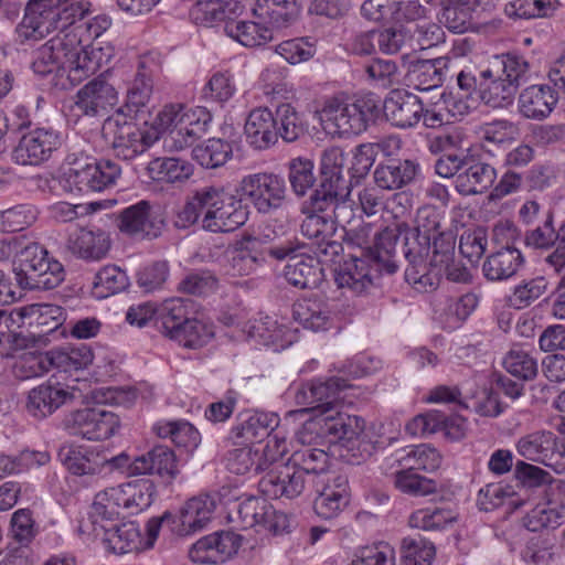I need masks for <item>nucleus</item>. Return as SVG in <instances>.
<instances>
[{
	"label": "nucleus",
	"instance_id": "nucleus-1",
	"mask_svg": "<svg viewBox=\"0 0 565 565\" xmlns=\"http://www.w3.org/2000/svg\"><path fill=\"white\" fill-rule=\"evenodd\" d=\"M79 29L57 33L41 45L32 62L33 71L42 76L65 74L72 85H77L107 64L110 55L103 47L84 45Z\"/></svg>",
	"mask_w": 565,
	"mask_h": 565
},
{
	"label": "nucleus",
	"instance_id": "nucleus-2",
	"mask_svg": "<svg viewBox=\"0 0 565 565\" xmlns=\"http://www.w3.org/2000/svg\"><path fill=\"white\" fill-rule=\"evenodd\" d=\"M249 215L242 195L223 185H205L196 191L179 211L175 225L186 228L201 220L203 230L228 233L244 225Z\"/></svg>",
	"mask_w": 565,
	"mask_h": 565
},
{
	"label": "nucleus",
	"instance_id": "nucleus-3",
	"mask_svg": "<svg viewBox=\"0 0 565 565\" xmlns=\"http://www.w3.org/2000/svg\"><path fill=\"white\" fill-rule=\"evenodd\" d=\"M443 220V214L436 207L426 205L418 209L414 228L406 224L398 226L399 234L404 235L402 255L407 263L405 279L419 292L435 290L439 285V271L429 268L426 258L431 237L445 231Z\"/></svg>",
	"mask_w": 565,
	"mask_h": 565
},
{
	"label": "nucleus",
	"instance_id": "nucleus-4",
	"mask_svg": "<svg viewBox=\"0 0 565 565\" xmlns=\"http://www.w3.org/2000/svg\"><path fill=\"white\" fill-rule=\"evenodd\" d=\"M198 305L186 298H172L161 305L143 303V327L152 324L166 337L188 349H199L213 337L212 328L196 317Z\"/></svg>",
	"mask_w": 565,
	"mask_h": 565
},
{
	"label": "nucleus",
	"instance_id": "nucleus-5",
	"mask_svg": "<svg viewBox=\"0 0 565 565\" xmlns=\"http://www.w3.org/2000/svg\"><path fill=\"white\" fill-rule=\"evenodd\" d=\"M90 6L87 0H29L15 28L17 41L33 45L54 31H71L89 13Z\"/></svg>",
	"mask_w": 565,
	"mask_h": 565
},
{
	"label": "nucleus",
	"instance_id": "nucleus-6",
	"mask_svg": "<svg viewBox=\"0 0 565 565\" xmlns=\"http://www.w3.org/2000/svg\"><path fill=\"white\" fill-rule=\"evenodd\" d=\"M143 121V149L158 141L169 128L168 145L172 151H180L191 147L198 139L206 134L212 121V115L205 107L188 108L183 104H169L152 115L148 114Z\"/></svg>",
	"mask_w": 565,
	"mask_h": 565
},
{
	"label": "nucleus",
	"instance_id": "nucleus-7",
	"mask_svg": "<svg viewBox=\"0 0 565 565\" xmlns=\"http://www.w3.org/2000/svg\"><path fill=\"white\" fill-rule=\"evenodd\" d=\"M18 238L0 241V262L17 256L14 268L18 284L24 289L49 290L60 286L65 279L63 265L50 256L38 243H30L20 248Z\"/></svg>",
	"mask_w": 565,
	"mask_h": 565
},
{
	"label": "nucleus",
	"instance_id": "nucleus-8",
	"mask_svg": "<svg viewBox=\"0 0 565 565\" xmlns=\"http://www.w3.org/2000/svg\"><path fill=\"white\" fill-rule=\"evenodd\" d=\"M321 113L330 134L359 135L377 119L381 99L372 93L354 97L334 96L326 100Z\"/></svg>",
	"mask_w": 565,
	"mask_h": 565
},
{
	"label": "nucleus",
	"instance_id": "nucleus-9",
	"mask_svg": "<svg viewBox=\"0 0 565 565\" xmlns=\"http://www.w3.org/2000/svg\"><path fill=\"white\" fill-rule=\"evenodd\" d=\"M70 168L64 172V188L72 193L100 192L115 185L121 174L120 167L109 160L88 156L85 151H71L66 157Z\"/></svg>",
	"mask_w": 565,
	"mask_h": 565
},
{
	"label": "nucleus",
	"instance_id": "nucleus-10",
	"mask_svg": "<svg viewBox=\"0 0 565 565\" xmlns=\"http://www.w3.org/2000/svg\"><path fill=\"white\" fill-rule=\"evenodd\" d=\"M305 243L296 238L286 239L268 248V255L277 260L288 258L284 269L286 280L300 289L317 288L322 280L323 268L320 263L306 255Z\"/></svg>",
	"mask_w": 565,
	"mask_h": 565
},
{
	"label": "nucleus",
	"instance_id": "nucleus-11",
	"mask_svg": "<svg viewBox=\"0 0 565 565\" xmlns=\"http://www.w3.org/2000/svg\"><path fill=\"white\" fill-rule=\"evenodd\" d=\"M238 191L258 213L265 215L281 209L287 199L286 181L274 172H257L243 177Z\"/></svg>",
	"mask_w": 565,
	"mask_h": 565
},
{
	"label": "nucleus",
	"instance_id": "nucleus-12",
	"mask_svg": "<svg viewBox=\"0 0 565 565\" xmlns=\"http://www.w3.org/2000/svg\"><path fill=\"white\" fill-rule=\"evenodd\" d=\"M64 425L74 436L88 440H105L117 433L120 423L115 413L104 406H95L70 413Z\"/></svg>",
	"mask_w": 565,
	"mask_h": 565
},
{
	"label": "nucleus",
	"instance_id": "nucleus-13",
	"mask_svg": "<svg viewBox=\"0 0 565 565\" xmlns=\"http://www.w3.org/2000/svg\"><path fill=\"white\" fill-rule=\"evenodd\" d=\"M516 451L558 473L565 470V446L552 431L537 430L522 436L516 443Z\"/></svg>",
	"mask_w": 565,
	"mask_h": 565
},
{
	"label": "nucleus",
	"instance_id": "nucleus-14",
	"mask_svg": "<svg viewBox=\"0 0 565 565\" xmlns=\"http://www.w3.org/2000/svg\"><path fill=\"white\" fill-rule=\"evenodd\" d=\"M140 113L141 90L129 89L125 104L118 109L124 119L121 131L114 141L115 153L124 161L134 160L141 152V131L137 125Z\"/></svg>",
	"mask_w": 565,
	"mask_h": 565
},
{
	"label": "nucleus",
	"instance_id": "nucleus-15",
	"mask_svg": "<svg viewBox=\"0 0 565 565\" xmlns=\"http://www.w3.org/2000/svg\"><path fill=\"white\" fill-rule=\"evenodd\" d=\"M347 380L333 376L326 381L315 380L302 384L296 393V402L306 409L327 414L342 399L341 393L349 388Z\"/></svg>",
	"mask_w": 565,
	"mask_h": 565
},
{
	"label": "nucleus",
	"instance_id": "nucleus-16",
	"mask_svg": "<svg viewBox=\"0 0 565 565\" xmlns=\"http://www.w3.org/2000/svg\"><path fill=\"white\" fill-rule=\"evenodd\" d=\"M76 393L75 387L47 381L29 391L25 409L32 417L42 419L71 404L76 398Z\"/></svg>",
	"mask_w": 565,
	"mask_h": 565
},
{
	"label": "nucleus",
	"instance_id": "nucleus-17",
	"mask_svg": "<svg viewBox=\"0 0 565 565\" xmlns=\"http://www.w3.org/2000/svg\"><path fill=\"white\" fill-rule=\"evenodd\" d=\"M310 480L289 459L271 468L259 481L262 492L275 499L300 495Z\"/></svg>",
	"mask_w": 565,
	"mask_h": 565
},
{
	"label": "nucleus",
	"instance_id": "nucleus-18",
	"mask_svg": "<svg viewBox=\"0 0 565 565\" xmlns=\"http://www.w3.org/2000/svg\"><path fill=\"white\" fill-rule=\"evenodd\" d=\"M61 138L52 128H35L23 135L13 150V159L22 166H35L50 159L58 149Z\"/></svg>",
	"mask_w": 565,
	"mask_h": 565
},
{
	"label": "nucleus",
	"instance_id": "nucleus-19",
	"mask_svg": "<svg viewBox=\"0 0 565 565\" xmlns=\"http://www.w3.org/2000/svg\"><path fill=\"white\" fill-rule=\"evenodd\" d=\"M241 543V536L234 532H215L194 543L189 557L199 564H221L237 553Z\"/></svg>",
	"mask_w": 565,
	"mask_h": 565
},
{
	"label": "nucleus",
	"instance_id": "nucleus-20",
	"mask_svg": "<svg viewBox=\"0 0 565 565\" xmlns=\"http://www.w3.org/2000/svg\"><path fill=\"white\" fill-rule=\"evenodd\" d=\"M117 100L116 89L107 82L103 73L77 92L75 107L85 116H105Z\"/></svg>",
	"mask_w": 565,
	"mask_h": 565
},
{
	"label": "nucleus",
	"instance_id": "nucleus-21",
	"mask_svg": "<svg viewBox=\"0 0 565 565\" xmlns=\"http://www.w3.org/2000/svg\"><path fill=\"white\" fill-rule=\"evenodd\" d=\"M419 172L416 160L390 158L376 164L373 179L380 189L394 191L414 182Z\"/></svg>",
	"mask_w": 565,
	"mask_h": 565
},
{
	"label": "nucleus",
	"instance_id": "nucleus-22",
	"mask_svg": "<svg viewBox=\"0 0 565 565\" xmlns=\"http://www.w3.org/2000/svg\"><path fill=\"white\" fill-rule=\"evenodd\" d=\"M381 110L393 126L411 128L422 119L423 103L412 93L396 90L385 98Z\"/></svg>",
	"mask_w": 565,
	"mask_h": 565
},
{
	"label": "nucleus",
	"instance_id": "nucleus-23",
	"mask_svg": "<svg viewBox=\"0 0 565 565\" xmlns=\"http://www.w3.org/2000/svg\"><path fill=\"white\" fill-rule=\"evenodd\" d=\"M305 217L300 224L301 234L317 245L319 255L333 259L343 250V245L332 239L335 227L330 216L318 214H302Z\"/></svg>",
	"mask_w": 565,
	"mask_h": 565
},
{
	"label": "nucleus",
	"instance_id": "nucleus-24",
	"mask_svg": "<svg viewBox=\"0 0 565 565\" xmlns=\"http://www.w3.org/2000/svg\"><path fill=\"white\" fill-rule=\"evenodd\" d=\"M110 246V236L102 228H81L67 241V248L73 255L93 262L105 258Z\"/></svg>",
	"mask_w": 565,
	"mask_h": 565
},
{
	"label": "nucleus",
	"instance_id": "nucleus-25",
	"mask_svg": "<svg viewBox=\"0 0 565 565\" xmlns=\"http://www.w3.org/2000/svg\"><path fill=\"white\" fill-rule=\"evenodd\" d=\"M497 179L495 168L481 160L468 158L465 169L455 179L456 191L465 196L484 193Z\"/></svg>",
	"mask_w": 565,
	"mask_h": 565
},
{
	"label": "nucleus",
	"instance_id": "nucleus-26",
	"mask_svg": "<svg viewBox=\"0 0 565 565\" xmlns=\"http://www.w3.org/2000/svg\"><path fill=\"white\" fill-rule=\"evenodd\" d=\"M215 502L209 495L195 497L181 508L173 532L178 536H188L203 530L211 521Z\"/></svg>",
	"mask_w": 565,
	"mask_h": 565
},
{
	"label": "nucleus",
	"instance_id": "nucleus-27",
	"mask_svg": "<svg viewBox=\"0 0 565 565\" xmlns=\"http://www.w3.org/2000/svg\"><path fill=\"white\" fill-rule=\"evenodd\" d=\"M557 100V93L551 86L531 85L519 95V111L526 119L544 120L551 115Z\"/></svg>",
	"mask_w": 565,
	"mask_h": 565
},
{
	"label": "nucleus",
	"instance_id": "nucleus-28",
	"mask_svg": "<svg viewBox=\"0 0 565 565\" xmlns=\"http://www.w3.org/2000/svg\"><path fill=\"white\" fill-rule=\"evenodd\" d=\"M450 62L451 60L448 56L413 62L406 75L408 85L422 92L441 86Z\"/></svg>",
	"mask_w": 565,
	"mask_h": 565
},
{
	"label": "nucleus",
	"instance_id": "nucleus-29",
	"mask_svg": "<svg viewBox=\"0 0 565 565\" xmlns=\"http://www.w3.org/2000/svg\"><path fill=\"white\" fill-rule=\"evenodd\" d=\"M274 113L267 107L253 109L245 121L244 132L247 142L256 150H265L278 141Z\"/></svg>",
	"mask_w": 565,
	"mask_h": 565
},
{
	"label": "nucleus",
	"instance_id": "nucleus-30",
	"mask_svg": "<svg viewBox=\"0 0 565 565\" xmlns=\"http://www.w3.org/2000/svg\"><path fill=\"white\" fill-rule=\"evenodd\" d=\"M373 263L365 256L351 254L334 269V280L339 288H348L361 294L372 285L371 268Z\"/></svg>",
	"mask_w": 565,
	"mask_h": 565
},
{
	"label": "nucleus",
	"instance_id": "nucleus-31",
	"mask_svg": "<svg viewBox=\"0 0 565 565\" xmlns=\"http://www.w3.org/2000/svg\"><path fill=\"white\" fill-rule=\"evenodd\" d=\"M24 323L33 328L38 335H47L57 331L65 321V311L53 303H32L18 310Z\"/></svg>",
	"mask_w": 565,
	"mask_h": 565
},
{
	"label": "nucleus",
	"instance_id": "nucleus-32",
	"mask_svg": "<svg viewBox=\"0 0 565 565\" xmlns=\"http://www.w3.org/2000/svg\"><path fill=\"white\" fill-rule=\"evenodd\" d=\"M398 233L396 230L385 227L380 233L374 234L371 247L370 259L377 271L394 274L399 267L397 256Z\"/></svg>",
	"mask_w": 565,
	"mask_h": 565
},
{
	"label": "nucleus",
	"instance_id": "nucleus-33",
	"mask_svg": "<svg viewBox=\"0 0 565 565\" xmlns=\"http://www.w3.org/2000/svg\"><path fill=\"white\" fill-rule=\"evenodd\" d=\"M524 264V257L515 247H502L490 254L482 265L484 277L490 281H502L513 277Z\"/></svg>",
	"mask_w": 565,
	"mask_h": 565
},
{
	"label": "nucleus",
	"instance_id": "nucleus-34",
	"mask_svg": "<svg viewBox=\"0 0 565 565\" xmlns=\"http://www.w3.org/2000/svg\"><path fill=\"white\" fill-rule=\"evenodd\" d=\"M94 536L100 539L105 546L116 554L138 553L141 544V532L137 521L109 525L100 535Z\"/></svg>",
	"mask_w": 565,
	"mask_h": 565
},
{
	"label": "nucleus",
	"instance_id": "nucleus-35",
	"mask_svg": "<svg viewBox=\"0 0 565 565\" xmlns=\"http://www.w3.org/2000/svg\"><path fill=\"white\" fill-rule=\"evenodd\" d=\"M253 14L273 30L294 22L299 14V6L296 0H256Z\"/></svg>",
	"mask_w": 565,
	"mask_h": 565
},
{
	"label": "nucleus",
	"instance_id": "nucleus-36",
	"mask_svg": "<svg viewBox=\"0 0 565 565\" xmlns=\"http://www.w3.org/2000/svg\"><path fill=\"white\" fill-rule=\"evenodd\" d=\"M60 457L66 469L76 476L98 475L106 467V456L85 447H64Z\"/></svg>",
	"mask_w": 565,
	"mask_h": 565
},
{
	"label": "nucleus",
	"instance_id": "nucleus-37",
	"mask_svg": "<svg viewBox=\"0 0 565 565\" xmlns=\"http://www.w3.org/2000/svg\"><path fill=\"white\" fill-rule=\"evenodd\" d=\"M347 154L340 147H330L322 151L320 159V183L323 188L349 191L351 181L344 173Z\"/></svg>",
	"mask_w": 565,
	"mask_h": 565
},
{
	"label": "nucleus",
	"instance_id": "nucleus-38",
	"mask_svg": "<svg viewBox=\"0 0 565 565\" xmlns=\"http://www.w3.org/2000/svg\"><path fill=\"white\" fill-rule=\"evenodd\" d=\"M115 498H117L115 487L100 491L95 495L88 514L93 535H100L103 530L113 525V522L119 516V503Z\"/></svg>",
	"mask_w": 565,
	"mask_h": 565
},
{
	"label": "nucleus",
	"instance_id": "nucleus-39",
	"mask_svg": "<svg viewBox=\"0 0 565 565\" xmlns=\"http://www.w3.org/2000/svg\"><path fill=\"white\" fill-rule=\"evenodd\" d=\"M277 425L278 416L276 414L254 412L246 414V417L233 429V433L236 438L246 443H258L266 437H270Z\"/></svg>",
	"mask_w": 565,
	"mask_h": 565
},
{
	"label": "nucleus",
	"instance_id": "nucleus-40",
	"mask_svg": "<svg viewBox=\"0 0 565 565\" xmlns=\"http://www.w3.org/2000/svg\"><path fill=\"white\" fill-rule=\"evenodd\" d=\"M364 427L365 422L361 417L337 412L334 416L324 418L323 431L350 447L363 435Z\"/></svg>",
	"mask_w": 565,
	"mask_h": 565
},
{
	"label": "nucleus",
	"instance_id": "nucleus-41",
	"mask_svg": "<svg viewBox=\"0 0 565 565\" xmlns=\"http://www.w3.org/2000/svg\"><path fill=\"white\" fill-rule=\"evenodd\" d=\"M225 32L228 36L247 47L263 45L273 40V30L257 21H227Z\"/></svg>",
	"mask_w": 565,
	"mask_h": 565
},
{
	"label": "nucleus",
	"instance_id": "nucleus-42",
	"mask_svg": "<svg viewBox=\"0 0 565 565\" xmlns=\"http://www.w3.org/2000/svg\"><path fill=\"white\" fill-rule=\"evenodd\" d=\"M237 8L236 2L225 0H200L191 9L190 15L195 24L213 26L223 21H231Z\"/></svg>",
	"mask_w": 565,
	"mask_h": 565
},
{
	"label": "nucleus",
	"instance_id": "nucleus-43",
	"mask_svg": "<svg viewBox=\"0 0 565 565\" xmlns=\"http://www.w3.org/2000/svg\"><path fill=\"white\" fill-rule=\"evenodd\" d=\"M480 75L484 77L480 94V98L484 104L493 108H503L512 103L518 90L513 84L504 79L501 75L494 77L491 70L481 71Z\"/></svg>",
	"mask_w": 565,
	"mask_h": 565
},
{
	"label": "nucleus",
	"instance_id": "nucleus-44",
	"mask_svg": "<svg viewBox=\"0 0 565 565\" xmlns=\"http://www.w3.org/2000/svg\"><path fill=\"white\" fill-rule=\"evenodd\" d=\"M275 128L286 142H294L306 134L303 116L289 103H280L274 113Z\"/></svg>",
	"mask_w": 565,
	"mask_h": 565
},
{
	"label": "nucleus",
	"instance_id": "nucleus-45",
	"mask_svg": "<svg viewBox=\"0 0 565 565\" xmlns=\"http://www.w3.org/2000/svg\"><path fill=\"white\" fill-rule=\"evenodd\" d=\"M51 370L61 372L78 371L87 367L94 360L92 349L81 344L70 349H56L49 351Z\"/></svg>",
	"mask_w": 565,
	"mask_h": 565
},
{
	"label": "nucleus",
	"instance_id": "nucleus-46",
	"mask_svg": "<svg viewBox=\"0 0 565 565\" xmlns=\"http://www.w3.org/2000/svg\"><path fill=\"white\" fill-rule=\"evenodd\" d=\"M565 522V505L552 501L534 507L524 518V525L531 532L556 529Z\"/></svg>",
	"mask_w": 565,
	"mask_h": 565
},
{
	"label": "nucleus",
	"instance_id": "nucleus-47",
	"mask_svg": "<svg viewBox=\"0 0 565 565\" xmlns=\"http://www.w3.org/2000/svg\"><path fill=\"white\" fill-rule=\"evenodd\" d=\"M128 285L129 278L120 267L106 265L95 274L92 294L97 299H106L125 290Z\"/></svg>",
	"mask_w": 565,
	"mask_h": 565
},
{
	"label": "nucleus",
	"instance_id": "nucleus-48",
	"mask_svg": "<svg viewBox=\"0 0 565 565\" xmlns=\"http://www.w3.org/2000/svg\"><path fill=\"white\" fill-rule=\"evenodd\" d=\"M311 481L328 470L330 457L323 449L302 445L288 458Z\"/></svg>",
	"mask_w": 565,
	"mask_h": 565
},
{
	"label": "nucleus",
	"instance_id": "nucleus-49",
	"mask_svg": "<svg viewBox=\"0 0 565 565\" xmlns=\"http://www.w3.org/2000/svg\"><path fill=\"white\" fill-rule=\"evenodd\" d=\"M178 461L174 451L164 445L154 446L143 456V475H158L172 480L178 475Z\"/></svg>",
	"mask_w": 565,
	"mask_h": 565
},
{
	"label": "nucleus",
	"instance_id": "nucleus-50",
	"mask_svg": "<svg viewBox=\"0 0 565 565\" xmlns=\"http://www.w3.org/2000/svg\"><path fill=\"white\" fill-rule=\"evenodd\" d=\"M193 159L206 169L224 166L232 157L233 149L230 142L221 138H210L193 150Z\"/></svg>",
	"mask_w": 565,
	"mask_h": 565
},
{
	"label": "nucleus",
	"instance_id": "nucleus-51",
	"mask_svg": "<svg viewBox=\"0 0 565 565\" xmlns=\"http://www.w3.org/2000/svg\"><path fill=\"white\" fill-rule=\"evenodd\" d=\"M548 282L543 276L521 280L508 297V303L514 309H524L547 291Z\"/></svg>",
	"mask_w": 565,
	"mask_h": 565
},
{
	"label": "nucleus",
	"instance_id": "nucleus-52",
	"mask_svg": "<svg viewBox=\"0 0 565 565\" xmlns=\"http://www.w3.org/2000/svg\"><path fill=\"white\" fill-rule=\"evenodd\" d=\"M311 159L297 157L288 162V181L296 196L302 198L315 185L317 179Z\"/></svg>",
	"mask_w": 565,
	"mask_h": 565
},
{
	"label": "nucleus",
	"instance_id": "nucleus-53",
	"mask_svg": "<svg viewBox=\"0 0 565 565\" xmlns=\"http://www.w3.org/2000/svg\"><path fill=\"white\" fill-rule=\"evenodd\" d=\"M292 316L303 328L312 331L327 330L330 324L329 311L316 301L303 300L295 303Z\"/></svg>",
	"mask_w": 565,
	"mask_h": 565
},
{
	"label": "nucleus",
	"instance_id": "nucleus-54",
	"mask_svg": "<svg viewBox=\"0 0 565 565\" xmlns=\"http://www.w3.org/2000/svg\"><path fill=\"white\" fill-rule=\"evenodd\" d=\"M395 486L402 492L414 497H425L437 491L435 480L418 475L415 468H408L395 473Z\"/></svg>",
	"mask_w": 565,
	"mask_h": 565
},
{
	"label": "nucleus",
	"instance_id": "nucleus-55",
	"mask_svg": "<svg viewBox=\"0 0 565 565\" xmlns=\"http://www.w3.org/2000/svg\"><path fill=\"white\" fill-rule=\"evenodd\" d=\"M401 548L404 565H430L435 557V546L419 535L405 537Z\"/></svg>",
	"mask_w": 565,
	"mask_h": 565
},
{
	"label": "nucleus",
	"instance_id": "nucleus-56",
	"mask_svg": "<svg viewBox=\"0 0 565 565\" xmlns=\"http://www.w3.org/2000/svg\"><path fill=\"white\" fill-rule=\"evenodd\" d=\"M406 25L409 30L408 38L412 40L409 51L426 50L444 42L445 32L436 23L425 20L422 23Z\"/></svg>",
	"mask_w": 565,
	"mask_h": 565
},
{
	"label": "nucleus",
	"instance_id": "nucleus-57",
	"mask_svg": "<svg viewBox=\"0 0 565 565\" xmlns=\"http://www.w3.org/2000/svg\"><path fill=\"white\" fill-rule=\"evenodd\" d=\"M409 30L406 24L386 28L381 31L371 32L370 36L376 42L381 52L396 54L403 49L409 50L412 40L408 38Z\"/></svg>",
	"mask_w": 565,
	"mask_h": 565
},
{
	"label": "nucleus",
	"instance_id": "nucleus-58",
	"mask_svg": "<svg viewBox=\"0 0 565 565\" xmlns=\"http://www.w3.org/2000/svg\"><path fill=\"white\" fill-rule=\"evenodd\" d=\"M342 190L323 188L322 183L301 203V214L331 216L333 207Z\"/></svg>",
	"mask_w": 565,
	"mask_h": 565
},
{
	"label": "nucleus",
	"instance_id": "nucleus-59",
	"mask_svg": "<svg viewBox=\"0 0 565 565\" xmlns=\"http://www.w3.org/2000/svg\"><path fill=\"white\" fill-rule=\"evenodd\" d=\"M287 329L279 326L276 320L270 317L260 318L249 323L247 334L264 345L284 347L285 334Z\"/></svg>",
	"mask_w": 565,
	"mask_h": 565
},
{
	"label": "nucleus",
	"instance_id": "nucleus-60",
	"mask_svg": "<svg viewBox=\"0 0 565 565\" xmlns=\"http://www.w3.org/2000/svg\"><path fill=\"white\" fill-rule=\"evenodd\" d=\"M225 461L227 470L235 475H245L250 470H265L259 451L247 446L230 450Z\"/></svg>",
	"mask_w": 565,
	"mask_h": 565
},
{
	"label": "nucleus",
	"instance_id": "nucleus-61",
	"mask_svg": "<svg viewBox=\"0 0 565 565\" xmlns=\"http://www.w3.org/2000/svg\"><path fill=\"white\" fill-rule=\"evenodd\" d=\"M38 210L31 204H19L0 212V228L3 232H19L32 225Z\"/></svg>",
	"mask_w": 565,
	"mask_h": 565
},
{
	"label": "nucleus",
	"instance_id": "nucleus-62",
	"mask_svg": "<svg viewBox=\"0 0 565 565\" xmlns=\"http://www.w3.org/2000/svg\"><path fill=\"white\" fill-rule=\"evenodd\" d=\"M503 366L521 381H531L537 374L536 359L524 350H511L503 360Z\"/></svg>",
	"mask_w": 565,
	"mask_h": 565
},
{
	"label": "nucleus",
	"instance_id": "nucleus-63",
	"mask_svg": "<svg viewBox=\"0 0 565 565\" xmlns=\"http://www.w3.org/2000/svg\"><path fill=\"white\" fill-rule=\"evenodd\" d=\"M343 232L342 242L348 249H356L359 256L369 257V255H371V247L374 239L372 224L358 221L356 224Z\"/></svg>",
	"mask_w": 565,
	"mask_h": 565
},
{
	"label": "nucleus",
	"instance_id": "nucleus-64",
	"mask_svg": "<svg viewBox=\"0 0 565 565\" xmlns=\"http://www.w3.org/2000/svg\"><path fill=\"white\" fill-rule=\"evenodd\" d=\"M51 370L49 351L44 353L28 352L14 363L13 372L20 380L42 376Z\"/></svg>",
	"mask_w": 565,
	"mask_h": 565
}]
</instances>
